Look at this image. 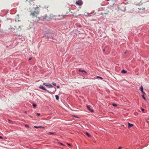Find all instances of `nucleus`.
Listing matches in <instances>:
<instances>
[{
	"mask_svg": "<svg viewBox=\"0 0 149 149\" xmlns=\"http://www.w3.org/2000/svg\"><path fill=\"white\" fill-rule=\"evenodd\" d=\"M55 97L56 98V100H58L59 98L58 96L56 95H55Z\"/></svg>",
	"mask_w": 149,
	"mask_h": 149,
	"instance_id": "15",
	"label": "nucleus"
},
{
	"mask_svg": "<svg viewBox=\"0 0 149 149\" xmlns=\"http://www.w3.org/2000/svg\"><path fill=\"white\" fill-rule=\"evenodd\" d=\"M49 83H44L43 84V85H45L46 86H47V85Z\"/></svg>",
	"mask_w": 149,
	"mask_h": 149,
	"instance_id": "18",
	"label": "nucleus"
},
{
	"mask_svg": "<svg viewBox=\"0 0 149 149\" xmlns=\"http://www.w3.org/2000/svg\"><path fill=\"white\" fill-rule=\"evenodd\" d=\"M140 89L141 90V91L143 93V94L146 95V93L144 92L143 91V86H141L140 88Z\"/></svg>",
	"mask_w": 149,
	"mask_h": 149,
	"instance_id": "6",
	"label": "nucleus"
},
{
	"mask_svg": "<svg viewBox=\"0 0 149 149\" xmlns=\"http://www.w3.org/2000/svg\"><path fill=\"white\" fill-rule=\"evenodd\" d=\"M104 51H105V49H104L103 50V52H104Z\"/></svg>",
	"mask_w": 149,
	"mask_h": 149,
	"instance_id": "40",
	"label": "nucleus"
},
{
	"mask_svg": "<svg viewBox=\"0 0 149 149\" xmlns=\"http://www.w3.org/2000/svg\"><path fill=\"white\" fill-rule=\"evenodd\" d=\"M60 143L61 145H63V146L64 145H63V144L62 143Z\"/></svg>",
	"mask_w": 149,
	"mask_h": 149,
	"instance_id": "34",
	"label": "nucleus"
},
{
	"mask_svg": "<svg viewBox=\"0 0 149 149\" xmlns=\"http://www.w3.org/2000/svg\"><path fill=\"white\" fill-rule=\"evenodd\" d=\"M15 21L16 22H19L20 21L19 19V18L17 17L15 19Z\"/></svg>",
	"mask_w": 149,
	"mask_h": 149,
	"instance_id": "10",
	"label": "nucleus"
},
{
	"mask_svg": "<svg viewBox=\"0 0 149 149\" xmlns=\"http://www.w3.org/2000/svg\"><path fill=\"white\" fill-rule=\"evenodd\" d=\"M67 144L69 146H71V145L69 144V143H67Z\"/></svg>",
	"mask_w": 149,
	"mask_h": 149,
	"instance_id": "31",
	"label": "nucleus"
},
{
	"mask_svg": "<svg viewBox=\"0 0 149 149\" xmlns=\"http://www.w3.org/2000/svg\"><path fill=\"white\" fill-rule=\"evenodd\" d=\"M87 108L91 112H93V110L90 108L89 106L88 105L87 106Z\"/></svg>",
	"mask_w": 149,
	"mask_h": 149,
	"instance_id": "8",
	"label": "nucleus"
},
{
	"mask_svg": "<svg viewBox=\"0 0 149 149\" xmlns=\"http://www.w3.org/2000/svg\"><path fill=\"white\" fill-rule=\"evenodd\" d=\"M39 88H40V89H41L42 90H43L44 91H48L46 89H45L44 87V86H42V85H40L39 86Z\"/></svg>",
	"mask_w": 149,
	"mask_h": 149,
	"instance_id": "4",
	"label": "nucleus"
},
{
	"mask_svg": "<svg viewBox=\"0 0 149 149\" xmlns=\"http://www.w3.org/2000/svg\"><path fill=\"white\" fill-rule=\"evenodd\" d=\"M76 3L77 5L80 6L82 4L83 2L81 0H79L76 2Z\"/></svg>",
	"mask_w": 149,
	"mask_h": 149,
	"instance_id": "2",
	"label": "nucleus"
},
{
	"mask_svg": "<svg viewBox=\"0 0 149 149\" xmlns=\"http://www.w3.org/2000/svg\"><path fill=\"white\" fill-rule=\"evenodd\" d=\"M109 12V10H107L106 13H104V14L108 15Z\"/></svg>",
	"mask_w": 149,
	"mask_h": 149,
	"instance_id": "16",
	"label": "nucleus"
},
{
	"mask_svg": "<svg viewBox=\"0 0 149 149\" xmlns=\"http://www.w3.org/2000/svg\"><path fill=\"white\" fill-rule=\"evenodd\" d=\"M122 148V147H119L118 148V149H121Z\"/></svg>",
	"mask_w": 149,
	"mask_h": 149,
	"instance_id": "29",
	"label": "nucleus"
},
{
	"mask_svg": "<svg viewBox=\"0 0 149 149\" xmlns=\"http://www.w3.org/2000/svg\"><path fill=\"white\" fill-rule=\"evenodd\" d=\"M121 72L122 73L125 74L127 73V72L124 70H123Z\"/></svg>",
	"mask_w": 149,
	"mask_h": 149,
	"instance_id": "13",
	"label": "nucleus"
},
{
	"mask_svg": "<svg viewBox=\"0 0 149 149\" xmlns=\"http://www.w3.org/2000/svg\"><path fill=\"white\" fill-rule=\"evenodd\" d=\"M39 12L38 11H34L31 14V15L32 16V17H34L37 16Z\"/></svg>",
	"mask_w": 149,
	"mask_h": 149,
	"instance_id": "1",
	"label": "nucleus"
},
{
	"mask_svg": "<svg viewBox=\"0 0 149 149\" xmlns=\"http://www.w3.org/2000/svg\"><path fill=\"white\" fill-rule=\"evenodd\" d=\"M22 26H23L21 24L18 25V27H17V25H15V27L17 29H21Z\"/></svg>",
	"mask_w": 149,
	"mask_h": 149,
	"instance_id": "5",
	"label": "nucleus"
},
{
	"mask_svg": "<svg viewBox=\"0 0 149 149\" xmlns=\"http://www.w3.org/2000/svg\"><path fill=\"white\" fill-rule=\"evenodd\" d=\"M52 84H53V85L55 86H56V83H54V82H53L52 83Z\"/></svg>",
	"mask_w": 149,
	"mask_h": 149,
	"instance_id": "22",
	"label": "nucleus"
},
{
	"mask_svg": "<svg viewBox=\"0 0 149 149\" xmlns=\"http://www.w3.org/2000/svg\"><path fill=\"white\" fill-rule=\"evenodd\" d=\"M14 29L13 27L12 26H10V28H8V30L10 31H12Z\"/></svg>",
	"mask_w": 149,
	"mask_h": 149,
	"instance_id": "7",
	"label": "nucleus"
},
{
	"mask_svg": "<svg viewBox=\"0 0 149 149\" xmlns=\"http://www.w3.org/2000/svg\"><path fill=\"white\" fill-rule=\"evenodd\" d=\"M42 128L44 129V128H45V127H42V126H38V128Z\"/></svg>",
	"mask_w": 149,
	"mask_h": 149,
	"instance_id": "20",
	"label": "nucleus"
},
{
	"mask_svg": "<svg viewBox=\"0 0 149 149\" xmlns=\"http://www.w3.org/2000/svg\"><path fill=\"white\" fill-rule=\"evenodd\" d=\"M86 134L88 137H91V136L89 134V133L87 132H86Z\"/></svg>",
	"mask_w": 149,
	"mask_h": 149,
	"instance_id": "14",
	"label": "nucleus"
},
{
	"mask_svg": "<svg viewBox=\"0 0 149 149\" xmlns=\"http://www.w3.org/2000/svg\"><path fill=\"white\" fill-rule=\"evenodd\" d=\"M43 19H44V18H43ZM44 19H46V17Z\"/></svg>",
	"mask_w": 149,
	"mask_h": 149,
	"instance_id": "41",
	"label": "nucleus"
},
{
	"mask_svg": "<svg viewBox=\"0 0 149 149\" xmlns=\"http://www.w3.org/2000/svg\"><path fill=\"white\" fill-rule=\"evenodd\" d=\"M79 72H84L85 73H86V72L85 71L83 70H81L80 69H79Z\"/></svg>",
	"mask_w": 149,
	"mask_h": 149,
	"instance_id": "12",
	"label": "nucleus"
},
{
	"mask_svg": "<svg viewBox=\"0 0 149 149\" xmlns=\"http://www.w3.org/2000/svg\"><path fill=\"white\" fill-rule=\"evenodd\" d=\"M57 88H59V86H57Z\"/></svg>",
	"mask_w": 149,
	"mask_h": 149,
	"instance_id": "30",
	"label": "nucleus"
},
{
	"mask_svg": "<svg viewBox=\"0 0 149 149\" xmlns=\"http://www.w3.org/2000/svg\"><path fill=\"white\" fill-rule=\"evenodd\" d=\"M49 133L50 134H51V135H53V134H54V133L51 132H49Z\"/></svg>",
	"mask_w": 149,
	"mask_h": 149,
	"instance_id": "24",
	"label": "nucleus"
},
{
	"mask_svg": "<svg viewBox=\"0 0 149 149\" xmlns=\"http://www.w3.org/2000/svg\"><path fill=\"white\" fill-rule=\"evenodd\" d=\"M69 11H70V9H69Z\"/></svg>",
	"mask_w": 149,
	"mask_h": 149,
	"instance_id": "42",
	"label": "nucleus"
},
{
	"mask_svg": "<svg viewBox=\"0 0 149 149\" xmlns=\"http://www.w3.org/2000/svg\"><path fill=\"white\" fill-rule=\"evenodd\" d=\"M37 115L38 116H39L40 115V114L39 113H37Z\"/></svg>",
	"mask_w": 149,
	"mask_h": 149,
	"instance_id": "28",
	"label": "nucleus"
},
{
	"mask_svg": "<svg viewBox=\"0 0 149 149\" xmlns=\"http://www.w3.org/2000/svg\"><path fill=\"white\" fill-rule=\"evenodd\" d=\"M25 127H27L28 128H29V126L27 125H25Z\"/></svg>",
	"mask_w": 149,
	"mask_h": 149,
	"instance_id": "25",
	"label": "nucleus"
},
{
	"mask_svg": "<svg viewBox=\"0 0 149 149\" xmlns=\"http://www.w3.org/2000/svg\"><path fill=\"white\" fill-rule=\"evenodd\" d=\"M38 20H39L40 19V18L39 17H38Z\"/></svg>",
	"mask_w": 149,
	"mask_h": 149,
	"instance_id": "37",
	"label": "nucleus"
},
{
	"mask_svg": "<svg viewBox=\"0 0 149 149\" xmlns=\"http://www.w3.org/2000/svg\"><path fill=\"white\" fill-rule=\"evenodd\" d=\"M112 105L113 106H115V107H116L117 106V105L116 104H115V103H113L112 104Z\"/></svg>",
	"mask_w": 149,
	"mask_h": 149,
	"instance_id": "23",
	"label": "nucleus"
},
{
	"mask_svg": "<svg viewBox=\"0 0 149 149\" xmlns=\"http://www.w3.org/2000/svg\"><path fill=\"white\" fill-rule=\"evenodd\" d=\"M74 116V117H76V118H78V117H77L76 116Z\"/></svg>",
	"mask_w": 149,
	"mask_h": 149,
	"instance_id": "35",
	"label": "nucleus"
},
{
	"mask_svg": "<svg viewBox=\"0 0 149 149\" xmlns=\"http://www.w3.org/2000/svg\"><path fill=\"white\" fill-rule=\"evenodd\" d=\"M38 8V7H36V8H35V10H36V9Z\"/></svg>",
	"mask_w": 149,
	"mask_h": 149,
	"instance_id": "33",
	"label": "nucleus"
},
{
	"mask_svg": "<svg viewBox=\"0 0 149 149\" xmlns=\"http://www.w3.org/2000/svg\"><path fill=\"white\" fill-rule=\"evenodd\" d=\"M144 94H143L142 95V98H143L145 100H146V99H145V97H144Z\"/></svg>",
	"mask_w": 149,
	"mask_h": 149,
	"instance_id": "19",
	"label": "nucleus"
},
{
	"mask_svg": "<svg viewBox=\"0 0 149 149\" xmlns=\"http://www.w3.org/2000/svg\"><path fill=\"white\" fill-rule=\"evenodd\" d=\"M0 138L2 139V138L1 136H0Z\"/></svg>",
	"mask_w": 149,
	"mask_h": 149,
	"instance_id": "39",
	"label": "nucleus"
},
{
	"mask_svg": "<svg viewBox=\"0 0 149 149\" xmlns=\"http://www.w3.org/2000/svg\"><path fill=\"white\" fill-rule=\"evenodd\" d=\"M31 58H29V60H31Z\"/></svg>",
	"mask_w": 149,
	"mask_h": 149,
	"instance_id": "36",
	"label": "nucleus"
},
{
	"mask_svg": "<svg viewBox=\"0 0 149 149\" xmlns=\"http://www.w3.org/2000/svg\"><path fill=\"white\" fill-rule=\"evenodd\" d=\"M24 113H27V112L26 111H25L24 112Z\"/></svg>",
	"mask_w": 149,
	"mask_h": 149,
	"instance_id": "38",
	"label": "nucleus"
},
{
	"mask_svg": "<svg viewBox=\"0 0 149 149\" xmlns=\"http://www.w3.org/2000/svg\"><path fill=\"white\" fill-rule=\"evenodd\" d=\"M96 77L97 78H99L100 79L102 80L103 79V78L101 77H99V76H97Z\"/></svg>",
	"mask_w": 149,
	"mask_h": 149,
	"instance_id": "17",
	"label": "nucleus"
},
{
	"mask_svg": "<svg viewBox=\"0 0 149 149\" xmlns=\"http://www.w3.org/2000/svg\"><path fill=\"white\" fill-rule=\"evenodd\" d=\"M64 15L62 14L59 15H58V19H62L64 18Z\"/></svg>",
	"mask_w": 149,
	"mask_h": 149,
	"instance_id": "3",
	"label": "nucleus"
},
{
	"mask_svg": "<svg viewBox=\"0 0 149 149\" xmlns=\"http://www.w3.org/2000/svg\"><path fill=\"white\" fill-rule=\"evenodd\" d=\"M141 110L143 112L145 110V109L143 108H141Z\"/></svg>",
	"mask_w": 149,
	"mask_h": 149,
	"instance_id": "26",
	"label": "nucleus"
},
{
	"mask_svg": "<svg viewBox=\"0 0 149 149\" xmlns=\"http://www.w3.org/2000/svg\"><path fill=\"white\" fill-rule=\"evenodd\" d=\"M104 14V13L103 14V13H100V14L101 15H103V14Z\"/></svg>",
	"mask_w": 149,
	"mask_h": 149,
	"instance_id": "32",
	"label": "nucleus"
},
{
	"mask_svg": "<svg viewBox=\"0 0 149 149\" xmlns=\"http://www.w3.org/2000/svg\"><path fill=\"white\" fill-rule=\"evenodd\" d=\"M128 127H132L133 125V124H131L130 123H128Z\"/></svg>",
	"mask_w": 149,
	"mask_h": 149,
	"instance_id": "11",
	"label": "nucleus"
},
{
	"mask_svg": "<svg viewBox=\"0 0 149 149\" xmlns=\"http://www.w3.org/2000/svg\"><path fill=\"white\" fill-rule=\"evenodd\" d=\"M48 88H52L53 87L50 84H48L47 86Z\"/></svg>",
	"mask_w": 149,
	"mask_h": 149,
	"instance_id": "9",
	"label": "nucleus"
},
{
	"mask_svg": "<svg viewBox=\"0 0 149 149\" xmlns=\"http://www.w3.org/2000/svg\"><path fill=\"white\" fill-rule=\"evenodd\" d=\"M33 106L34 107H36V105L34 103L33 104Z\"/></svg>",
	"mask_w": 149,
	"mask_h": 149,
	"instance_id": "21",
	"label": "nucleus"
},
{
	"mask_svg": "<svg viewBox=\"0 0 149 149\" xmlns=\"http://www.w3.org/2000/svg\"><path fill=\"white\" fill-rule=\"evenodd\" d=\"M34 127L36 128H38V126H34Z\"/></svg>",
	"mask_w": 149,
	"mask_h": 149,
	"instance_id": "27",
	"label": "nucleus"
}]
</instances>
